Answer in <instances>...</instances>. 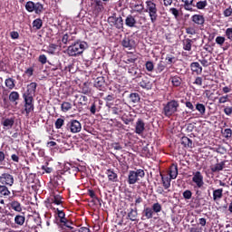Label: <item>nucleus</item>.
Here are the masks:
<instances>
[{
  "instance_id": "10",
  "label": "nucleus",
  "mask_w": 232,
  "mask_h": 232,
  "mask_svg": "<svg viewBox=\"0 0 232 232\" xmlns=\"http://www.w3.org/2000/svg\"><path fill=\"white\" fill-rule=\"evenodd\" d=\"M52 204H55V206H61L63 204V197L59 194L53 195V198L47 199V208H50L53 210L56 208L52 206Z\"/></svg>"
},
{
  "instance_id": "43",
  "label": "nucleus",
  "mask_w": 232,
  "mask_h": 232,
  "mask_svg": "<svg viewBox=\"0 0 232 232\" xmlns=\"http://www.w3.org/2000/svg\"><path fill=\"white\" fill-rule=\"evenodd\" d=\"M112 115H120L122 113V105L116 104L111 108Z\"/></svg>"
},
{
  "instance_id": "13",
  "label": "nucleus",
  "mask_w": 232,
  "mask_h": 232,
  "mask_svg": "<svg viewBox=\"0 0 232 232\" xmlns=\"http://www.w3.org/2000/svg\"><path fill=\"white\" fill-rule=\"evenodd\" d=\"M121 46L128 50H133V48H135V40L131 39L130 36H125L121 41Z\"/></svg>"
},
{
  "instance_id": "41",
  "label": "nucleus",
  "mask_w": 232,
  "mask_h": 232,
  "mask_svg": "<svg viewBox=\"0 0 232 232\" xmlns=\"http://www.w3.org/2000/svg\"><path fill=\"white\" fill-rule=\"evenodd\" d=\"M131 10L137 12L138 14H142L144 12V5L142 4H135L130 6Z\"/></svg>"
},
{
  "instance_id": "16",
  "label": "nucleus",
  "mask_w": 232,
  "mask_h": 232,
  "mask_svg": "<svg viewBox=\"0 0 232 232\" xmlns=\"http://www.w3.org/2000/svg\"><path fill=\"white\" fill-rule=\"evenodd\" d=\"M25 220L24 213L17 214L14 217V224L12 225V227H21V226H24Z\"/></svg>"
},
{
  "instance_id": "14",
  "label": "nucleus",
  "mask_w": 232,
  "mask_h": 232,
  "mask_svg": "<svg viewBox=\"0 0 232 232\" xmlns=\"http://www.w3.org/2000/svg\"><path fill=\"white\" fill-rule=\"evenodd\" d=\"M105 174L107 175L109 182H119V174L115 169H109L106 170Z\"/></svg>"
},
{
  "instance_id": "7",
  "label": "nucleus",
  "mask_w": 232,
  "mask_h": 232,
  "mask_svg": "<svg viewBox=\"0 0 232 232\" xmlns=\"http://www.w3.org/2000/svg\"><path fill=\"white\" fill-rule=\"evenodd\" d=\"M15 182V179H14V175L5 172L0 175V184L2 186H7L9 188H12Z\"/></svg>"
},
{
  "instance_id": "25",
  "label": "nucleus",
  "mask_w": 232,
  "mask_h": 232,
  "mask_svg": "<svg viewBox=\"0 0 232 232\" xmlns=\"http://www.w3.org/2000/svg\"><path fill=\"white\" fill-rule=\"evenodd\" d=\"M169 82H171L173 88H179V86L182 85V78H180L179 75H171Z\"/></svg>"
},
{
  "instance_id": "15",
  "label": "nucleus",
  "mask_w": 232,
  "mask_h": 232,
  "mask_svg": "<svg viewBox=\"0 0 232 232\" xmlns=\"http://www.w3.org/2000/svg\"><path fill=\"white\" fill-rule=\"evenodd\" d=\"M145 130H146V123L144 122V120L138 119L135 125V133H137V135H142Z\"/></svg>"
},
{
  "instance_id": "40",
  "label": "nucleus",
  "mask_w": 232,
  "mask_h": 232,
  "mask_svg": "<svg viewBox=\"0 0 232 232\" xmlns=\"http://www.w3.org/2000/svg\"><path fill=\"white\" fill-rule=\"evenodd\" d=\"M165 61H166L167 64H175L177 63V61H179V58H177L173 54H167Z\"/></svg>"
},
{
  "instance_id": "5",
  "label": "nucleus",
  "mask_w": 232,
  "mask_h": 232,
  "mask_svg": "<svg viewBox=\"0 0 232 232\" xmlns=\"http://www.w3.org/2000/svg\"><path fill=\"white\" fill-rule=\"evenodd\" d=\"M107 23H109L110 26L116 28V30L124 32V20L122 16L117 17V14H113L111 16L108 17Z\"/></svg>"
},
{
  "instance_id": "22",
  "label": "nucleus",
  "mask_w": 232,
  "mask_h": 232,
  "mask_svg": "<svg viewBox=\"0 0 232 232\" xmlns=\"http://www.w3.org/2000/svg\"><path fill=\"white\" fill-rule=\"evenodd\" d=\"M190 70L192 72V75H202V67L198 62H194L190 63Z\"/></svg>"
},
{
  "instance_id": "57",
  "label": "nucleus",
  "mask_w": 232,
  "mask_h": 232,
  "mask_svg": "<svg viewBox=\"0 0 232 232\" xmlns=\"http://www.w3.org/2000/svg\"><path fill=\"white\" fill-rule=\"evenodd\" d=\"M191 197H193V192H191V190L187 189L183 192V198L185 200H189Z\"/></svg>"
},
{
  "instance_id": "3",
  "label": "nucleus",
  "mask_w": 232,
  "mask_h": 232,
  "mask_svg": "<svg viewBox=\"0 0 232 232\" xmlns=\"http://www.w3.org/2000/svg\"><path fill=\"white\" fill-rule=\"evenodd\" d=\"M145 12L149 14L152 24H155V23H157V19H159V9L157 8V4H155L153 0H149L145 2Z\"/></svg>"
},
{
  "instance_id": "35",
  "label": "nucleus",
  "mask_w": 232,
  "mask_h": 232,
  "mask_svg": "<svg viewBox=\"0 0 232 232\" xmlns=\"http://www.w3.org/2000/svg\"><path fill=\"white\" fill-rule=\"evenodd\" d=\"M181 144L184 146V148H193V140L187 136H183L181 138Z\"/></svg>"
},
{
  "instance_id": "44",
  "label": "nucleus",
  "mask_w": 232,
  "mask_h": 232,
  "mask_svg": "<svg viewBox=\"0 0 232 232\" xmlns=\"http://www.w3.org/2000/svg\"><path fill=\"white\" fill-rule=\"evenodd\" d=\"M33 28H34L35 30H41V28H43V20L41 18L34 20Z\"/></svg>"
},
{
  "instance_id": "45",
  "label": "nucleus",
  "mask_w": 232,
  "mask_h": 232,
  "mask_svg": "<svg viewBox=\"0 0 232 232\" xmlns=\"http://www.w3.org/2000/svg\"><path fill=\"white\" fill-rule=\"evenodd\" d=\"M156 73H162L166 70V63L164 62L160 61L156 67Z\"/></svg>"
},
{
  "instance_id": "31",
  "label": "nucleus",
  "mask_w": 232,
  "mask_h": 232,
  "mask_svg": "<svg viewBox=\"0 0 232 232\" xmlns=\"http://www.w3.org/2000/svg\"><path fill=\"white\" fill-rule=\"evenodd\" d=\"M153 209L150 207H147L142 211V217L145 218L147 220H150V218H153Z\"/></svg>"
},
{
  "instance_id": "62",
  "label": "nucleus",
  "mask_w": 232,
  "mask_h": 232,
  "mask_svg": "<svg viewBox=\"0 0 232 232\" xmlns=\"http://www.w3.org/2000/svg\"><path fill=\"white\" fill-rule=\"evenodd\" d=\"M223 135L225 137V139H231L232 136V130L231 129H225Z\"/></svg>"
},
{
  "instance_id": "58",
  "label": "nucleus",
  "mask_w": 232,
  "mask_h": 232,
  "mask_svg": "<svg viewBox=\"0 0 232 232\" xmlns=\"http://www.w3.org/2000/svg\"><path fill=\"white\" fill-rule=\"evenodd\" d=\"M226 102H229V95H224L219 97L218 103L219 104H226Z\"/></svg>"
},
{
  "instance_id": "49",
  "label": "nucleus",
  "mask_w": 232,
  "mask_h": 232,
  "mask_svg": "<svg viewBox=\"0 0 232 232\" xmlns=\"http://www.w3.org/2000/svg\"><path fill=\"white\" fill-rule=\"evenodd\" d=\"M150 208H152L153 213H160L162 211V205L157 202L154 203Z\"/></svg>"
},
{
  "instance_id": "47",
  "label": "nucleus",
  "mask_w": 232,
  "mask_h": 232,
  "mask_svg": "<svg viewBox=\"0 0 232 232\" xmlns=\"http://www.w3.org/2000/svg\"><path fill=\"white\" fill-rule=\"evenodd\" d=\"M25 10H27L29 13L32 14V12H34V10H35V3L32 2V1H28L25 4Z\"/></svg>"
},
{
  "instance_id": "17",
  "label": "nucleus",
  "mask_w": 232,
  "mask_h": 232,
  "mask_svg": "<svg viewBox=\"0 0 232 232\" xmlns=\"http://www.w3.org/2000/svg\"><path fill=\"white\" fill-rule=\"evenodd\" d=\"M139 212L137 210V207L134 208H130V211L127 214V220H130L131 222H139Z\"/></svg>"
},
{
  "instance_id": "12",
  "label": "nucleus",
  "mask_w": 232,
  "mask_h": 232,
  "mask_svg": "<svg viewBox=\"0 0 232 232\" xmlns=\"http://www.w3.org/2000/svg\"><path fill=\"white\" fill-rule=\"evenodd\" d=\"M192 182L197 185L198 188H202L204 186V176L200 171H196L192 178Z\"/></svg>"
},
{
  "instance_id": "63",
  "label": "nucleus",
  "mask_w": 232,
  "mask_h": 232,
  "mask_svg": "<svg viewBox=\"0 0 232 232\" xmlns=\"http://www.w3.org/2000/svg\"><path fill=\"white\" fill-rule=\"evenodd\" d=\"M225 35L229 41H232V27H229L226 30Z\"/></svg>"
},
{
  "instance_id": "52",
  "label": "nucleus",
  "mask_w": 232,
  "mask_h": 232,
  "mask_svg": "<svg viewBox=\"0 0 232 232\" xmlns=\"http://www.w3.org/2000/svg\"><path fill=\"white\" fill-rule=\"evenodd\" d=\"M35 97V92L30 91V89L27 87L26 91L23 94V98H34Z\"/></svg>"
},
{
  "instance_id": "9",
  "label": "nucleus",
  "mask_w": 232,
  "mask_h": 232,
  "mask_svg": "<svg viewBox=\"0 0 232 232\" xmlns=\"http://www.w3.org/2000/svg\"><path fill=\"white\" fill-rule=\"evenodd\" d=\"M24 99V111L26 113V116L28 117V115H30V113H32V111H34V98H23Z\"/></svg>"
},
{
  "instance_id": "38",
  "label": "nucleus",
  "mask_w": 232,
  "mask_h": 232,
  "mask_svg": "<svg viewBox=\"0 0 232 232\" xmlns=\"http://www.w3.org/2000/svg\"><path fill=\"white\" fill-rule=\"evenodd\" d=\"M34 12L36 14V15H41V14H43V12H44V5H43V4L37 2L36 4H34Z\"/></svg>"
},
{
  "instance_id": "30",
  "label": "nucleus",
  "mask_w": 232,
  "mask_h": 232,
  "mask_svg": "<svg viewBox=\"0 0 232 232\" xmlns=\"http://www.w3.org/2000/svg\"><path fill=\"white\" fill-rule=\"evenodd\" d=\"M11 160L15 164H19L21 160V152H19L17 150H13L11 153Z\"/></svg>"
},
{
  "instance_id": "29",
  "label": "nucleus",
  "mask_w": 232,
  "mask_h": 232,
  "mask_svg": "<svg viewBox=\"0 0 232 232\" xmlns=\"http://www.w3.org/2000/svg\"><path fill=\"white\" fill-rule=\"evenodd\" d=\"M138 59H139V55L134 54L133 53H127V58L124 61V63L126 64H131V63H134L135 62H137Z\"/></svg>"
},
{
  "instance_id": "64",
  "label": "nucleus",
  "mask_w": 232,
  "mask_h": 232,
  "mask_svg": "<svg viewBox=\"0 0 232 232\" xmlns=\"http://www.w3.org/2000/svg\"><path fill=\"white\" fill-rule=\"evenodd\" d=\"M189 232H203L202 227H192L189 228Z\"/></svg>"
},
{
  "instance_id": "28",
  "label": "nucleus",
  "mask_w": 232,
  "mask_h": 232,
  "mask_svg": "<svg viewBox=\"0 0 232 232\" xmlns=\"http://www.w3.org/2000/svg\"><path fill=\"white\" fill-rule=\"evenodd\" d=\"M191 21L195 23V24H198L199 26H203L204 23H206V19L202 14H194L191 17Z\"/></svg>"
},
{
  "instance_id": "34",
  "label": "nucleus",
  "mask_w": 232,
  "mask_h": 232,
  "mask_svg": "<svg viewBox=\"0 0 232 232\" xmlns=\"http://www.w3.org/2000/svg\"><path fill=\"white\" fill-rule=\"evenodd\" d=\"M42 52H45V53H49V55H55V52H57V44H50L47 46V50L43 49Z\"/></svg>"
},
{
  "instance_id": "2",
  "label": "nucleus",
  "mask_w": 232,
  "mask_h": 232,
  "mask_svg": "<svg viewBox=\"0 0 232 232\" xmlns=\"http://www.w3.org/2000/svg\"><path fill=\"white\" fill-rule=\"evenodd\" d=\"M86 48H88L86 42H76L67 48V53L70 57H77L82 55Z\"/></svg>"
},
{
  "instance_id": "32",
  "label": "nucleus",
  "mask_w": 232,
  "mask_h": 232,
  "mask_svg": "<svg viewBox=\"0 0 232 232\" xmlns=\"http://www.w3.org/2000/svg\"><path fill=\"white\" fill-rule=\"evenodd\" d=\"M160 177L164 189H169V188H171V180H173V179L169 177H163L162 174H160Z\"/></svg>"
},
{
  "instance_id": "21",
  "label": "nucleus",
  "mask_w": 232,
  "mask_h": 232,
  "mask_svg": "<svg viewBox=\"0 0 232 232\" xmlns=\"http://www.w3.org/2000/svg\"><path fill=\"white\" fill-rule=\"evenodd\" d=\"M94 86L101 92H104V90H106V80H104V77L101 76L96 78Z\"/></svg>"
},
{
  "instance_id": "18",
  "label": "nucleus",
  "mask_w": 232,
  "mask_h": 232,
  "mask_svg": "<svg viewBox=\"0 0 232 232\" xmlns=\"http://www.w3.org/2000/svg\"><path fill=\"white\" fill-rule=\"evenodd\" d=\"M9 208L13 209V211H15L16 213H21L23 211V205L21 204V202L15 199L10 200Z\"/></svg>"
},
{
  "instance_id": "1",
  "label": "nucleus",
  "mask_w": 232,
  "mask_h": 232,
  "mask_svg": "<svg viewBox=\"0 0 232 232\" xmlns=\"http://www.w3.org/2000/svg\"><path fill=\"white\" fill-rule=\"evenodd\" d=\"M179 108H180V103L177 100H170L166 104H163L162 113L168 119L173 117L179 111Z\"/></svg>"
},
{
  "instance_id": "27",
  "label": "nucleus",
  "mask_w": 232,
  "mask_h": 232,
  "mask_svg": "<svg viewBox=\"0 0 232 232\" xmlns=\"http://www.w3.org/2000/svg\"><path fill=\"white\" fill-rule=\"evenodd\" d=\"M212 195L214 202H218V200H222V198L224 197V188L214 189Z\"/></svg>"
},
{
  "instance_id": "36",
  "label": "nucleus",
  "mask_w": 232,
  "mask_h": 232,
  "mask_svg": "<svg viewBox=\"0 0 232 232\" xmlns=\"http://www.w3.org/2000/svg\"><path fill=\"white\" fill-rule=\"evenodd\" d=\"M184 3L185 10L188 12H193V8H195V5L193 4V0H181Z\"/></svg>"
},
{
  "instance_id": "6",
  "label": "nucleus",
  "mask_w": 232,
  "mask_h": 232,
  "mask_svg": "<svg viewBox=\"0 0 232 232\" xmlns=\"http://www.w3.org/2000/svg\"><path fill=\"white\" fill-rule=\"evenodd\" d=\"M65 128L70 133H79L82 130V125L81 121L77 120H71L68 121Z\"/></svg>"
},
{
  "instance_id": "56",
  "label": "nucleus",
  "mask_w": 232,
  "mask_h": 232,
  "mask_svg": "<svg viewBox=\"0 0 232 232\" xmlns=\"http://www.w3.org/2000/svg\"><path fill=\"white\" fill-rule=\"evenodd\" d=\"M27 88L32 91L34 94L37 92V82H33L27 85Z\"/></svg>"
},
{
  "instance_id": "39",
  "label": "nucleus",
  "mask_w": 232,
  "mask_h": 232,
  "mask_svg": "<svg viewBox=\"0 0 232 232\" xmlns=\"http://www.w3.org/2000/svg\"><path fill=\"white\" fill-rule=\"evenodd\" d=\"M5 84L8 90H14L15 88V80L14 78H7L5 81Z\"/></svg>"
},
{
  "instance_id": "54",
  "label": "nucleus",
  "mask_w": 232,
  "mask_h": 232,
  "mask_svg": "<svg viewBox=\"0 0 232 232\" xmlns=\"http://www.w3.org/2000/svg\"><path fill=\"white\" fill-rule=\"evenodd\" d=\"M145 68L147 72H153V70H155V65L153 64V62L148 61L145 63Z\"/></svg>"
},
{
  "instance_id": "4",
  "label": "nucleus",
  "mask_w": 232,
  "mask_h": 232,
  "mask_svg": "<svg viewBox=\"0 0 232 232\" xmlns=\"http://www.w3.org/2000/svg\"><path fill=\"white\" fill-rule=\"evenodd\" d=\"M146 177V172L142 169H135L134 170H130L128 174L127 182L130 186H133V184H137L140 179H144Z\"/></svg>"
},
{
  "instance_id": "61",
  "label": "nucleus",
  "mask_w": 232,
  "mask_h": 232,
  "mask_svg": "<svg viewBox=\"0 0 232 232\" xmlns=\"http://www.w3.org/2000/svg\"><path fill=\"white\" fill-rule=\"evenodd\" d=\"M121 121L124 124L129 125L130 122H133L134 119L128 116H122Z\"/></svg>"
},
{
  "instance_id": "50",
  "label": "nucleus",
  "mask_w": 232,
  "mask_h": 232,
  "mask_svg": "<svg viewBox=\"0 0 232 232\" xmlns=\"http://www.w3.org/2000/svg\"><path fill=\"white\" fill-rule=\"evenodd\" d=\"M54 126L56 130H61L63 126H64V119L63 118H58L56 121L54 122Z\"/></svg>"
},
{
  "instance_id": "51",
  "label": "nucleus",
  "mask_w": 232,
  "mask_h": 232,
  "mask_svg": "<svg viewBox=\"0 0 232 232\" xmlns=\"http://www.w3.org/2000/svg\"><path fill=\"white\" fill-rule=\"evenodd\" d=\"M195 107H196V110H198V111L201 113V115H204V113H206V105L202 103H197Z\"/></svg>"
},
{
  "instance_id": "59",
  "label": "nucleus",
  "mask_w": 232,
  "mask_h": 232,
  "mask_svg": "<svg viewBox=\"0 0 232 232\" xmlns=\"http://www.w3.org/2000/svg\"><path fill=\"white\" fill-rule=\"evenodd\" d=\"M216 43L219 45V46H224V44L226 43V37L224 36H218L216 38Z\"/></svg>"
},
{
  "instance_id": "20",
  "label": "nucleus",
  "mask_w": 232,
  "mask_h": 232,
  "mask_svg": "<svg viewBox=\"0 0 232 232\" xmlns=\"http://www.w3.org/2000/svg\"><path fill=\"white\" fill-rule=\"evenodd\" d=\"M139 85L140 88L143 90H151L153 88V83H151V81L150 80L149 77L144 76L141 81L140 82Z\"/></svg>"
},
{
  "instance_id": "8",
  "label": "nucleus",
  "mask_w": 232,
  "mask_h": 232,
  "mask_svg": "<svg viewBox=\"0 0 232 232\" xmlns=\"http://www.w3.org/2000/svg\"><path fill=\"white\" fill-rule=\"evenodd\" d=\"M56 224L58 226V227L60 229H62V231L63 232H68L65 229V227H67V229H73V222L70 221L68 218H62V219H56Z\"/></svg>"
},
{
  "instance_id": "24",
  "label": "nucleus",
  "mask_w": 232,
  "mask_h": 232,
  "mask_svg": "<svg viewBox=\"0 0 232 232\" xmlns=\"http://www.w3.org/2000/svg\"><path fill=\"white\" fill-rule=\"evenodd\" d=\"M125 24L128 28H135V26H137V19H135V16L132 14H129L125 18Z\"/></svg>"
},
{
  "instance_id": "23",
  "label": "nucleus",
  "mask_w": 232,
  "mask_h": 232,
  "mask_svg": "<svg viewBox=\"0 0 232 232\" xmlns=\"http://www.w3.org/2000/svg\"><path fill=\"white\" fill-rule=\"evenodd\" d=\"M227 160H223L219 163H216L214 166L210 167V171L212 173H218L220 171H223L224 168H226V163Z\"/></svg>"
},
{
  "instance_id": "55",
  "label": "nucleus",
  "mask_w": 232,
  "mask_h": 232,
  "mask_svg": "<svg viewBox=\"0 0 232 232\" xmlns=\"http://www.w3.org/2000/svg\"><path fill=\"white\" fill-rule=\"evenodd\" d=\"M79 97V104H81V106H86V104H88V97L85 95H80Z\"/></svg>"
},
{
  "instance_id": "37",
  "label": "nucleus",
  "mask_w": 232,
  "mask_h": 232,
  "mask_svg": "<svg viewBox=\"0 0 232 232\" xmlns=\"http://www.w3.org/2000/svg\"><path fill=\"white\" fill-rule=\"evenodd\" d=\"M130 102H132L133 104H137V102H140V95L137 92H131L129 95Z\"/></svg>"
},
{
  "instance_id": "11",
  "label": "nucleus",
  "mask_w": 232,
  "mask_h": 232,
  "mask_svg": "<svg viewBox=\"0 0 232 232\" xmlns=\"http://www.w3.org/2000/svg\"><path fill=\"white\" fill-rule=\"evenodd\" d=\"M1 124L3 125V130H5V131L12 130V128H14V124H15V117L3 118Z\"/></svg>"
},
{
  "instance_id": "60",
  "label": "nucleus",
  "mask_w": 232,
  "mask_h": 232,
  "mask_svg": "<svg viewBox=\"0 0 232 232\" xmlns=\"http://www.w3.org/2000/svg\"><path fill=\"white\" fill-rule=\"evenodd\" d=\"M204 82V79L200 76H197L193 82V84L196 86H202V82Z\"/></svg>"
},
{
  "instance_id": "53",
  "label": "nucleus",
  "mask_w": 232,
  "mask_h": 232,
  "mask_svg": "<svg viewBox=\"0 0 232 232\" xmlns=\"http://www.w3.org/2000/svg\"><path fill=\"white\" fill-rule=\"evenodd\" d=\"M54 212L57 214L58 218H56V220H61L62 218H64L66 217V213H64L63 210H61L59 208H56Z\"/></svg>"
},
{
  "instance_id": "48",
  "label": "nucleus",
  "mask_w": 232,
  "mask_h": 232,
  "mask_svg": "<svg viewBox=\"0 0 232 232\" xmlns=\"http://www.w3.org/2000/svg\"><path fill=\"white\" fill-rule=\"evenodd\" d=\"M195 6L198 8V10H204V8L208 6V0L198 1Z\"/></svg>"
},
{
  "instance_id": "42",
  "label": "nucleus",
  "mask_w": 232,
  "mask_h": 232,
  "mask_svg": "<svg viewBox=\"0 0 232 232\" xmlns=\"http://www.w3.org/2000/svg\"><path fill=\"white\" fill-rule=\"evenodd\" d=\"M19 97H20L19 92L13 91L9 94V101L10 102H17V101H19Z\"/></svg>"
},
{
  "instance_id": "26",
  "label": "nucleus",
  "mask_w": 232,
  "mask_h": 232,
  "mask_svg": "<svg viewBox=\"0 0 232 232\" xmlns=\"http://www.w3.org/2000/svg\"><path fill=\"white\" fill-rule=\"evenodd\" d=\"M8 188L6 185H0V198H8L12 195Z\"/></svg>"
},
{
  "instance_id": "19",
  "label": "nucleus",
  "mask_w": 232,
  "mask_h": 232,
  "mask_svg": "<svg viewBox=\"0 0 232 232\" xmlns=\"http://www.w3.org/2000/svg\"><path fill=\"white\" fill-rule=\"evenodd\" d=\"M168 173L169 175V178L175 180L177 177H179V166L177 163H172L170 167L169 168Z\"/></svg>"
},
{
  "instance_id": "33",
  "label": "nucleus",
  "mask_w": 232,
  "mask_h": 232,
  "mask_svg": "<svg viewBox=\"0 0 232 232\" xmlns=\"http://www.w3.org/2000/svg\"><path fill=\"white\" fill-rule=\"evenodd\" d=\"M183 50L186 52H191V46L193 45V40L186 38L182 41Z\"/></svg>"
},
{
  "instance_id": "46",
  "label": "nucleus",
  "mask_w": 232,
  "mask_h": 232,
  "mask_svg": "<svg viewBox=\"0 0 232 232\" xmlns=\"http://www.w3.org/2000/svg\"><path fill=\"white\" fill-rule=\"evenodd\" d=\"M61 109L63 112L70 111V110L72 109V104L69 102H63L61 104Z\"/></svg>"
}]
</instances>
